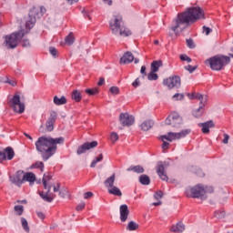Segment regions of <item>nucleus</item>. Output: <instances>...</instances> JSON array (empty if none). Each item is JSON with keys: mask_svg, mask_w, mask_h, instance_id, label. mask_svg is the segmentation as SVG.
<instances>
[{"mask_svg": "<svg viewBox=\"0 0 233 233\" xmlns=\"http://www.w3.org/2000/svg\"><path fill=\"white\" fill-rule=\"evenodd\" d=\"M206 63L209 65L211 70H223L227 65L230 63V57L223 55L215 56L208 60Z\"/></svg>", "mask_w": 233, "mask_h": 233, "instance_id": "4", "label": "nucleus"}, {"mask_svg": "<svg viewBox=\"0 0 233 233\" xmlns=\"http://www.w3.org/2000/svg\"><path fill=\"white\" fill-rule=\"evenodd\" d=\"M31 168H38L41 172H45V163L36 161L31 166Z\"/></svg>", "mask_w": 233, "mask_h": 233, "instance_id": "33", "label": "nucleus"}, {"mask_svg": "<svg viewBox=\"0 0 233 233\" xmlns=\"http://www.w3.org/2000/svg\"><path fill=\"white\" fill-rule=\"evenodd\" d=\"M139 183L141 185H148L150 183V177H148L147 175H141L139 177Z\"/></svg>", "mask_w": 233, "mask_h": 233, "instance_id": "32", "label": "nucleus"}, {"mask_svg": "<svg viewBox=\"0 0 233 233\" xmlns=\"http://www.w3.org/2000/svg\"><path fill=\"white\" fill-rule=\"evenodd\" d=\"M27 33L28 32L23 29L16 33L11 34L9 36H5V46L11 49L16 48L19 41H21Z\"/></svg>", "mask_w": 233, "mask_h": 233, "instance_id": "6", "label": "nucleus"}, {"mask_svg": "<svg viewBox=\"0 0 233 233\" xmlns=\"http://www.w3.org/2000/svg\"><path fill=\"white\" fill-rule=\"evenodd\" d=\"M36 215L40 219H45L46 216L45 213L41 212V211H36Z\"/></svg>", "mask_w": 233, "mask_h": 233, "instance_id": "60", "label": "nucleus"}, {"mask_svg": "<svg viewBox=\"0 0 233 233\" xmlns=\"http://www.w3.org/2000/svg\"><path fill=\"white\" fill-rule=\"evenodd\" d=\"M190 192L192 194V198H200V199H207V197L205 196L207 193L212 194L214 192V187L203 186L201 184H198L192 187L190 189Z\"/></svg>", "mask_w": 233, "mask_h": 233, "instance_id": "8", "label": "nucleus"}, {"mask_svg": "<svg viewBox=\"0 0 233 233\" xmlns=\"http://www.w3.org/2000/svg\"><path fill=\"white\" fill-rule=\"evenodd\" d=\"M158 78L159 76L154 71H150V73L147 75L148 81H157Z\"/></svg>", "mask_w": 233, "mask_h": 233, "instance_id": "41", "label": "nucleus"}, {"mask_svg": "<svg viewBox=\"0 0 233 233\" xmlns=\"http://www.w3.org/2000/svg\"><path fill=\"white\" fill-rule=\"evenodd\" d=\"M53 101L56 105V106H60L61 105H66V97H65V96H62L61 97L55 96Z\"/></svg>", "mask_w": 233, "mask_h": 233, "instance_id": "30", "label": "nucleus"}, {"mask_svg": "<svg viewBox=\"0 0 233 233\" xmlns=\"http://www.w3.org/2000/svg\"><path fill=\"white\" fill-rule=\"evenodd\" d=\"M185 70H187V72L189 74H192L193 72H195V70H198V66H191V65H187L186 66H184Z\"/></svg>", "mask_w": 233, "mask_h": 233, "instance_id": "43", "label": "nucleus"}, {"mask_svg": "<svg viewBox=\"0 0 233 233\" xmlns=\"http://www.w3.org/2000/svg\"><path fill=\"white\" fill-rule=\"evenodd\" d=\"M203 112H205V105L200 104L198 109L192 111L194 117H201L203 116Z\"/></svg>", "mask_w": 233, "mask_h": 233, "instance_id": "28", "label": "nucleus"}, {"mask_svg": "<svg viewBox=\"0 0 233 233\" xmlns=\"http://www.w3.org/2000/svg\"><path fill=\"white\" fill-rule=\"evenodd\" d=\"M157 174L162 181H168V176H167V172L165 171V165H163V162L157 163Z\"/></svg>", "mask_w": 233, "mask_h": 233, "instance_id": "17", "label": "nucleus"}, {"mask_svg": "<svg viewBox=\"0 0 233 233\" xmlns=\"http://www.w3.org/2000/svg\"><path fill=\"white\" fill-rule=\"evenodd\" d=\"M74 41H76V38L74 37V35L70 33L66 37V44L70 46L71 45H74Z\"/></svg>", "mask_w": 233, "mask_h": 233, "instance_id": "39", "label": "nucleus"}, {"mask_svg": "<svg viewBox=\"0 0 233 233\" xmlns=\"http://www.w3.org/2000/svg\"><path fill=\"white\" fill-rule=\"evenodd\" d=\"M179 59L180 61H187V63H192V58H190L187 55H180Z\"/></svg>", "mask_w": 233, "mask_h": 233, "instance_id": "47", "label": "nucleus"}, {"mask_svg": "<svg viewBox=\"0 0 233 233\" xmlns=\"http://www.w3.org/2000/svg\"><path fill=\"white\" fill-rule=\"evenodd\" d=\"M50 179H52V176H50V174H44L42 183H43L44 188L46 190L48 188V186H47L46 182L50 181Z\"/></svg>", "mask_w": 233, "mask_h": 233, "instance_id": "37", "label": "nucleus"}, {"mask_svg": "<svg viewBox=\"0 0 233 233\" xmlns=\"http://www.w3.org/2000/svg\"><path fill=\"white\" fill-rule=\"evenodd\" d=\"M24 174H25V171L19 170L15 173V175L11 176L9 177L11 183H13V185H16V187H21V185H23L24 183V180H23Z\"/></svg>", "mask_w": 233, "mask_h": 233, "instance_id": "16", "label": "nucleus"}, {"mask_svg": "<svg viewBox=\"0 0 233 233\" xmlns=\"http://www.w3.org/2000/svg\"><path fill=\"white\" fill-rule=\"evenodd\" d=\"M199 19H205V12L199 6L189 7L185 12L177 15L175 23L176 25L171 27L173 32H176L177 28L180 30H185L190 23H196Z\"/></svg>", "mask_w": 233, "mask_h": 233, "instance_id": "2", "label": "nucleus"}, {"mask_svg": "<svg viewBox=\"0 0 233 233\" xmlns=\"http://www.w3.org/2000/svg\"><path fill=\"white\" fill-rule=\"evenodd\" d=\"M99 90L97 88H92V89H86V94H88V96H96V94H98Z\"/></svg>", "mask_w": 233, "mask_h": 233, "instance_id": "44", "label": "nucleus"}, {"mask_svg": "<svg viewBox=\"0 0 233 233\" xmlns=\"http://www.w3.org/2000/svg\"><path fill=\"white\" fill-rule=\"evenodd\" d=\"M152 127H154V121L152 120H146L140 125V128L144 132H148Z\"/></svg>", "mask_w": 233, "mask_h": 233, "instance_id": "24", "label": "nucleus"}, {"mask_svg": "<svg viewBox=\"0 0 233 233\" xmlns=\"http://www.w3.org/2000/svg\"><path fill=\"white\" fill-rule=\"evenodd\" d=\"M50 188H52V187L49 186L46 194H44L43 192L39 193L40 198H42V199H44V201H46L47 203H52V201H54V198L48 196Z\"/></svg>", "mask_w": 233, "mask_h": 233, "instance_id": "29", "label": "nucleus"}, {"mask_svg": "<svg viewBox=\"0 0 233 233\" xmlns=\"http://www.w3.org/2000/svg\"><path fill=\"white\" fill-rule=\"evenodd\" d=\"M228 139H230V137L228 134H224V139L222 140L224 145H228Z\"/></svg>", "mask_w": 233, "mask_h": 233, "instance_id": "55", "label": "nucleus"}, {"mask_svg": "<svg viewBox=\"0 0 233 233\" xmlns=\"http://www.w3.org/2000/svg\"><path fill=\"white\" fill-rule=\"evenodd\" d=\"M61 188V184L57 183L56 186L53 187V191L54 192H59V189Z\"/></svg>", "mask_w": 233, "mask_h": 233, "instance_id": "59", "label": "nucleus"}, {"mask_svg": "<svg viewBox=\"0 0 233 233\" xmlns=\"http://www.w3.org/2000/svg\"><path fill=\"white\" fill-rule=\"evenodd\" d=\"M202 29L203 32L206 33V35H209L210 34H212V28L210 27H207L206 25H204Z\"/></svg>", "mask_w": 233, "mask_h": 233, "instance_id": "52", "label": "nucleus"}, {"mask_svg": "<svg viewBox=\"0 0 233 233\" xmlns=\"http://www.w3.org/2000/svg\"><path fill=\"white\" fill-rule=\"evenodd\" d=\"M98 86H102V85H105V78L101 77L97 83Z\"/></svg>", "mask_w": 233, "mask_h": 233, "instance_id": "62", "label": "nucleus"}, {"mask_svg": "<svg viewBox=\"0 0 233 233\" xmlns=\"http://www.w3.org/2000/svg\"><path fill=\"white\" fill-rule=\"evenodd\" d=\"M92 196H94V193L88 191V192H86V193L84 194V198H85V199H89V198H92Z\"/></svg>", "mask_w": 233, "mask_h": 233, "instance_id": "57", "label": "nucleus"}, {"mask_svg": "<svg viewBox=\"0 0 233 233\" xmlns=\"http://www.w3.org/2000/svg\"><path fill=\"white\" fill-rule=\"evenodd\" d=\"M163 66V61L155 60L151 63V72H159V67Z\"/></svg>", "mask_w": 233, "mask_h": 233, "instance_id": "26", "label": "nucleus"}, {"mask_svg": "<svg viewBox=\"0 0 233 233\" xmlns=\"http://www.w3.org/2000/svg\"><path fill=\"white\" fill-rule=\"evenodd\" d=\"M161 198H163V191L161 190L157 191L155 194V199H161Z\"/></svg>", "mask_w": 233, "mask_h": 233, "instance_id": "53", "label": "nucleus"}, {"mask_svg": "<svg viewBox=\"0 0 233 233\" xmlns=\"http://www.w3.org/2000/svg\"><path fill=\"white\" fill-rule=\"evenodd\" d=\"M49 53L51 54V56H53V57H57V56L59 54L57 49L54 46L49 47Z\"/></svg>", "mask_w": 233, "mask_h": 233, "instance_id": "45", "label": "nucleus"}, {"mask_svg": "<svg viewBox=\"0 0 233 233\" xmlns=\"http://www.w3.org/2000/svg\"><path fill=\"white\" fill-rule=\"evenodd\" d=\"M96 147H97V141L86 142L82 146L78 147L76 154L81 156V154H85L86 150L96 148Z\"/></svg>", "mask_w": 233, "mask_h": 233, "instance_id": "15", "label": "nucleus"}, {"mask_svg": "<svg viewBox=\"0 0 233 233\" xmlns=\"http://www.w3.org/2000/svg\"><path fill=\"white\" fill-rule=\"evenodd\" d=\"M173 99H176V101H181L185 99V95L177 93L173 96Z\"/></svg>", "mask_w": 233, "mask_h": 233, "instance_id": "48", "label": "nucleus"}, {"mask_svg": "<svg viewBox=\"0 0 233 233\" xmlns=\"http://www.w3.org/2000/svg\"><path fill=\"white\" fill-rule=\"evenodd\" d=\"M120 221L125 223L128 219V216L130 214V210H128V206L127 204L120 206Z\"/></svg>", "mask_w": 233, "mask_h": 233, "instance_id": "19", "label": "nucleus"}, {"mask_svg": "<svg viewBox=\"0 0 233 233\" xmlns=\"http://www.w3.org/2000/svg\"><path fill=\"white\" fill-rule=\"evenodd\" d=\"M195 99H198V101H200V105H207V96L199 93H195Z\"/></svg>", "mask_w": 233, "mask_h": 233, "instance_id": "35", "label": "nucleus"}, {"mask_svg": "<svg viewBox=\"0 0 233 233\" xmlns=\"http://www.w3.org/2000/svg\"><path fill=\"white\" fill-rule=\"evenodd\" d=\"M198 126L199 127V128H202L201 130L203 134H210V128H214V127H216V124L213 120H209L204 123H199Z\"/></svg>", "mask_w": 233, "mask_h": 233, "instance_id": "18", "label": "nucleus"}, {"mask_svg": "<svg viewBox=\"0 0 233 233\" xmlns=\"http://www.w3.org/2000/svg\"><path fill=\"white\" fill-rule=\"evenodd\" d=\"M189 133L190 129H185L178 133L168 132L167 135L161 136L160 137L163 142L162 148L164 150H167L168 147H170V143H172V141H176V139H181L182 137H186L187 136H188ZM167 141H169L170 143Z\"/></svg>", "mask_w": 233, "mask_h": 233, "instance_id": "5", "label": "nucleus"}, {"mask_svg": "<svg viewBox=\"0 0 233 233\" xmlns=\"http://www.w3.org/2000/svg\"><path fill=\"white\" fill-rule=\"evenodd\" d=\"M136 121L134 116L128 113H121L119 116V122L122 127H132Z\"/></svg>", "mask_w": 233, "mask_h": 233, "instance_id": "13", "label": "nucleus"}, {"mask_svg": "<svg viewBox=\"0 0 233 233\" xmlns=\"http://www.w3.org/2000/svg\"><path fill=\"white\" fill-rule=\"evenodd\" d=\"M100 161H103V154H100L92 161L90 165L91 168H96V166L97 165V163H100Z\"/></svg>", "mask_w": 233, "mask_h": 233, "instance_id": "38", "label": "nucleus"}, {"mask_svg": "<svg viewBox=\"0 0 233 233\" xmlns=\"http://www.w3.org/2000/svg\"><path fill=\"white\" fill-rule=\"evenodd\" d=\"M166 125H171L174 128H179L183 125V117L177 112H173L166 118Z\"/></svg>", "mask_w": 233, "mask_h": 233, "instance_id": "10", "label": "nucleus"}, {"mask_svg": "<svg viewBox=\"0 0 233 233\" xmlns=\"http://www.w3.org/2000/svg\"><path fill=\"white\" fill-rule=\"evenodd\" d=\"M109 91L111 92V94H114L115 96H117V94H119V87L111 86Z\"/></svg>", "mask_w": 233, "mask_h": 233, "instance_id": "51", "label": "nucleus"}, {"mask_svg": "<svg viewBox=\"0 0 233 233\" xmlns=\"http://www.w3.org/2000/svg\"><path fill=\"white\" fill-rule=\"evenodd\" d=\"M71 99L75 101L76 103H80L81 99H83V95L81 94V91L75 89L71 93Z\"/></svg>", "mask_w": 233, "mask_h": 233, "instance_id": "22", "label": "nucleus"}, {"mask_svg": "<svg viewBox=\"0 0 233 233\" xmlns=\"http://www.w3.org/2000/svg\"><path fill=\"white\" fill-rule=\"evenodd\" d=\"M186 43L188 48H196V45H194V40H192L191 38L187 39Z\"/></svg>", "mask_w": 233, "mask_h": 233, "instance_id": "49", "label": "nucleus"}, {"mask_svg": "<svg viewBox=\"0 0 233 233\" xmlns=\"http://www.w3.org/2000/svg\"><path fill=\"white\" fill-rule=\"evenodd\" d=\"M163 84L169 89L179 88V86H181V78L177 76H171L167 79H165Z\"/></svg>", "mask_w": 233, "mask_h": 233, "instance_id": "12", "label": "nucleus"}, {"mask_svg": "<svg viewBox=\"0 0 233 233\" xmlns=\"http://www.w3.org/2000/svg\"><path fill=\"white\" fill-rule=\"evenodd\" d=\"M139 85H141V83L139 82V78H137V79L132 83V86H134V88H137V86H139Z\"/></svg>", "mask_w": 233, "mask_h": 233, "instance_id": "56", "label": "nucleus"}, {"mask_svg": "<svg viewBox=\"0 0 233 233\" xmlns=\"http://www.w3.org/2000/svg\"><path fill=\"white\" fill-rule=\"evenodd\" d=\"M110 139L113 143H116V141H117V139H119V135H117V133H116V132H113V133H111Z\"/></svg>", "mask_w": 233, "mask_h": 233, "instance_id": "50", "label": "nucleus"}, {"mask_svg": "<svg viewBox=\"0 0 233 233\" xmlns=\"http://www.w3.org/2000/svg\"><path fill=\"white\" fill-rule=\"evenodd\" d=\"M183 230H185V225L181 222L177 223L176 226H172L170 228V232H183Z\"/></svg>", "mask_w": 233, "mask_h": 233, "instance_id": "27", "label": "nucleus"}, {"mask_svg": "<svg viewBox=\"0 0 233 233\" xmlns=\"http://www.w3.org/2000/svg\"><path fill=\"white\" fill-rule=\"evenodd\" d=\"M8 105L16 114H23L25 112V104L21 102V96L17 94L14 95L12 99L9 100Z\"/></svg>", "mask_w": 233, "mask_h": 233, "instance_id": "9", "label": "nucleus"}, {"mask_svg": "<svg viewBox=\"0 0 233 233\" xmlns=\"http://www.w3.org/2000/svg\"><path fill=\"white\" fill-rule=\"evenodd\" d=\"M108 194H111V196H117L118 198H121L123 196V193L121 192V189L119 187L113 186L107 189Z\"/></svg>", "mask_w": 233, "mask_h": 233, "instance_id": "25", "label": "nucleus"}, {"mask_svg": "<svg viewBox=\"0 0 233 233\" xmlns=\"http://www.w3.org/2000/svg\"><path fill=\"white\" fill-rule=\"evenodd\" d=\"M15 156V152L14 151V148L11 147H7L3 150H0V163H3V161H12Z\"/></svg>", "mask_w": 233, "mask_h": 233, "instance_id": "11", "label": "nucleus"}, {"mask_svg": "<svg viewBox=\"0 0 233 233\" xmlns=\"http://www.w3.org/2000/svg\"><path fill=\"white\" fill-rule=\"evenodd\" d=\"M65 137L53 138L50 137H40L35 142V148L39 152L43 161H48L57 152V145H63Z\"/></svg>", "mask_w": 233, "mask_h": 233, "instance_id": "1", "label": "nucleus"}, {"mask_svg": "<svg viewBox=\"0 0 233 233\" xmlns=\"http://www.w3.org/2000/svg\"><path fill=\"white\" fill-rule=\"evenodd\" d=\"M215 218H218V219H223V218H225V211L224 210L216 211Z\"/></svg>", "mask_w": 233, "mask_h": 233, "instance_id": "46", "label": "nucleus"}, {"mask_svg": "<svg viewBox=\"0 0 233 233\" xmlns=\"http://www.w3.org/2000/svg\"><path fill=\"white\" fill-rule=\"evenodd\" d=\"M132 61H134V54H132L130 51H127L120 58V65H128V63H132Z\"/></svg>", "mask_w": 233, "mask_h": 233, "instance_id": "20", "label": "nucleus"}, {"mask_svg": "<svg viewBox=\"0 0 233 233\" xmlns=\"http://www.w3.org/2000/svg\"><path fill=\"white\" fill-rule=\"evenodd\" d=\"M14 210L16 213V216H23V213L25 212V207L22 205H16L15 206Z\"/></svg>", "mask_w": 233, "mask_h": 233, "instance_id": "36", "label": "nucleus"}, {"mask_svg": "<svg viewBox=\"0 0 233 233\" xmlns=\"http://www.w3.org/2000/svg\"><path fill=\"white\" fill-rule=\"evenodd\" d=\"M197 175L198 177H203L205 176V173H203V170L198 169Z\"/></svg>", "mask_w": 233, "mask_h": 233, "instance_id": "61", "label": "nucleus"}, {"mask_svg": "<svg viewBox=\"0 0 233 233\" xmlns=\"http://www.w3.org/2000/svg\"><path fill=\"white\" fill-rule=\"evenodd\" d=\"M82 14H84V15H85V17H88V19H90V15L88 14V11H86V10H83L82 11Z\"/></svg>", "mask_w": 233, "mask_h": 233, "instance_id": "64", "label": "nucleus"}, {"mask_svg": "<svg viewBox=\"0 0 233 233\" xmlns=\"http://www.w3.org/2000/svg\"><path fill=\"white\" fill-rule=\"evenodd\" d=\"M6 83L11 85V86H15V85H17V83H15V81H14V80H7Z\"/></svg>", "mask_w": 233, "mask_h": 233, "instance_id": "63", "label": "nucleus"}, {"mask_svg": "<svg viewBox=\"0 0 233 233\" xmlns=\"http://www.w3.org/2000/svg\"><path fill=\"white\" fill-rule=\"evenodd\" d=\"M114 183H116V173H114L111 177H107L105 180L104 185L106 188L109 189L114 187Z\"/></svg>", "mask_w": 233, "mask_h": 233, "instance_id": "23", "label": "nucleus"}, {"mask_svg": "<svg viewBox=\"0 0 233 233\" xmlns=\"http://www.w3.org/2000/svg\"><path fill=\"white\" fill-rule=\"evenodd\" d=\"M35 174L32 172H27L23 176V181H27L31 187L35 183Z\"/></svg>", "mask_w": 233, "mask_h": 233, "instance_id": "21", "label": "nucleus"}, {"mask_svg": "<svg viewBox=\"0 0 233 233\" xmlns=\"http://www.w3.org/2000/svg\"><path fill=\"white\" fill-rule=\"evenodd\" d=\"M85 206H86L85 202H82V203L78 204V205L76 206V210H77V211L83 210V208H85Z\"/></svg>", "mask_w": 233, "mask_h": 233, "instance_id": "58", "label": "nucleus"}, {"mask_svg": "<svg viewBox=\"0 0 233 233\" xmlns=\"http://www.w3.org/2000/svg\"><path fill=\"white\" fill-rule=\"evenodd\" d=\"M21 223L24 230L27 233L30 232V227H28V221L26 220V218H21Z\"/></svg>", "mask_w": 233, "mask_h": 233, "instance_id": "40", "label": "nucleus"}, {"mask_svg": "<svg viewBox=\"0 0 233 233\" xmlns=\"http://www.w3.org/2000/svg\"><path fill=\"white\" fill-rule=\"evenodd\" d=\"M138 228H139V224L134 221H130L127 226V230H129V231L137 230Z\"/></svg>", "mask_w": 233, "mask_h": 233, "instance_id": "34", "label": "nucleus"}, {"mask_svg": "<svg viewBox=\"0 0 233 233\" xmlns=\"http://www.w3.org/2000/svg\"><path fill=\"white\" fill-rule=\"evenodd\" d=\"M109 28L115 35H117V34L124 37L132 35V32H130L128 28L123 26V18L121 16H116L114 20H111L109 23Z\"/></svg>", "mask_w": 233, "mask_h": 233, "instance_id": "3", "label": "nucleus"}, {"mask_svg": "<svg viewBox=\"0 0 233 233\" xmlns=\"http://www.w3.org/2000/svg\"><path fill=\"white\" fill-rule=\"evenodd\" d=\"M57 121V112L51 111L48 119L46 122V128L47 132H52L54 130V125Z\"/></svg>", "mask_w": 233, "mask_h": 233, "instance_id": "14", "label": "nucleus"}, {"mask_svg": "<svg viewBox=\"0 0 233 233\" xmlns=\"http://www.w3.org/2000/svg\"><path fill=\"white\" fill-rule=\"evenodd\" d=\"M21 45L24 48H28L30 47V40L26 37H22Z\"/></svg>", "mask_w": 233, "mask_h": 233, "instance_id": "42", "label": "nucleus"}, {"mask_svg": "<svg viewBox=\"0 0 233 233\" xmlns=\"http://www.w3.org/2000/svg\"><path fill=\"white\" fill-rule=\"evenodd\" d=\"M140 73L142 74V77H147V66H142L140 69Z\"/></svg>", "mask_w": 233, "mask_h": 233, "instance_id": "54", "label": "nucleus"}, {"mask_svg": "<svg viewBox=\"0 0 233 233\" xmlns=\"http://www.w3.org/2000/svg\"><path fill=\"white\" fill-rule=\"evenodd\" d=\"M39 17H43V7H41L40 9L35 7L30 9L25 21L26 30H32V27L35 25V22Z\"/></svg>", "mask_w": 233, "mask_h": 233, "instance_id": "7", "label": "nucleus"}, {"mask_svg": "<svg viewBox=\"0 0 233 233\" xmlns=\"http://www.w3.org/2000/svg\"><path fill=\"white\" fill-rule=\"evenodd\" d=\"M127 170V172H136V174H143L145 172V168L141 166H131Z\"/></svg>", "mask_w": 233, "mask_h": 233, "instance_id": "31", "label": "nucleus"}]
</instances>
